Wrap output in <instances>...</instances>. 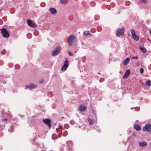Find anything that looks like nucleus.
Instances as JSON below:
<instances>
[{
	"mask_svg": "<svg viewBox=\"0 0 151 151\" xmlns=\"http://www.w3.org/2000/svg\"><path fill=\"white\" fill-rule=\"evenodd\" d=\"M42 121L43 122L48 126V127L50 128L51 127V124L50 123V120L49 119H43Z\"/></svg>",
	"mask_w": 151,
	"mask_h": 151,
	"instance_id": "nucleus-8",
	"label": "nucleus"
},
{
	"mask_svg": "<svg viewBox=\"0 0 151 151\" xmlns=\"http://www.w3.org/2000/svg\"><path fill=\"white\" fill-rule=\"evenodd\" d=\"M139 48L142 52L145 53L146 52V50L145 48L140 46H139Z\"/></svg>",
	"mask_w": 151,
	"mask_h": 151,
	"instance_id": "nucleus-16",
	"label": "nucleus"
},
{
	"mask_svg": "<svg viewBox=\"0 0 151 151\" xmlns=\"http://www.w3.org/2000/svg\"><path fill=\"white\" fill-rule=\"evenodd\" d=\"M86 109V107L84 105H80L79 107V110L81 111H84Z\"/></svg>",
	"mask_w": 151,
	"mask_h": 151,
	"instance_id": "nucleus-11",
	"label": "nucleus"
},
{
	"mask_svg": "<svg viewBox=\"0 0 151 151\" xmlns=\"http://www.w3.org/2000/svg\"><path fill=\"white\" fill-rule=\"evenodd\" d=\"M129 58H127L123 62V64L124 65H127L129 63Z\"/></svg>",
	"mask_w": 151,
	"mask_h": 151,
	"instance_id": "nucleus-14",
	"label": "nucleus"
},
{
	"mask_svg": "<svg viewBox=\"0 0 151 151\" xmlns=\"http://www.w3.org/2000/svg\"><path fill=\"white\" fill-rule=\"evenodd\" d=\"M139 145L141 147H145L147 145V144L146 142H139Z\"/></svg>",
	"mask_w": 151,
	"mask_h": 151,
	"instance_id": "nucleus-12",
	"label": "nucleus"
},
{
	"mask_svg": "<svg viewBox=\"0 0 151 151\" xmlns=\"http://www.w3.org/2000/svg\"><path fill=\"white\" fill-rule=\"evenodd\" d=\"M130 73L131 72L128 69L127 70L125 73L124 75L123 76V78H127L130 75Z\"/></svg>",
	"mask_w": 151,
	"mask_h": 151,
	"instance_id": "nucleus-9",
	"label": "nucleus"
},
{
	"mask_svg": "<svg viewBox=\"0 0 151 151\" xmlns=\"http://www.w3.org/2000/svg\"><path fill=\"white\" fill-rule=\"evenodd\" d=\"M149 32L150 33H151V29H150Z\"/></svg>",
	"mask_w": 151,
	"mask_h": 151,
	"instance_id": "nucleus-31",
	"label": "nucleus"
},
{
	"mask_svg": "<svg viewBox=\"0 0 151 151\" xmlns=\"http://www.w3.org/2000/svg\"><path fill=\"white\" fill-rule=\"evenodd\" d=\"M28 24L30 27H35L36 26V24L32 21L28 19L27 21Z\"/></svg>",
	"mask_w": 151,
	"mask_h": 151,
	"instance_id": "nucleus-6",
	"label": "nucleus"
},
{
	"mask_svg": "<svg viewBox=\"0 0 151 151\" xmlns=\"http://www.w3.org/2000/svg\"><path fill=\"white\" fill-rule=\"evenodd\" d=\"M134 128L137 131H139L141 129V127L138 124L134 125Z\"/></svg>",
	"mask_w": 151,
	"mask_h": 151,
	"instance_id": "nucleus-13",
	"label": "nucleus"
},
{
	"mask_svg": "<svg viewBox=\"0 0 151 151\" xmlns=\"http://www.w3.org/2000/svg\"><path fill=\"white\" fill-rule=\"evenodd\" d=\"M106 7L109 10L111 8V6L109 5H107L106 6Z\"/></svg>",
	"mask_w": 151,
	"mask_h": 151,
	"instance_id": "nucleus-27",
	"label": "nucleus"
},
{
	"mask_svg": "<svg viewBox=\"0 0 151 151\" xmlns=\"http://www.w3.org/2000/svg\"><path fill=\"white\" fill-rule=\"evenodd\" d=\"M133 38L136 41H138L139 40V37L136 34L133 35Z\"/></svg>",
	"mask_w": 151,
	"mask_h": 151,
	"instance_id": "nucleus-18",
	"label": "nucleus"
},
{
	"mask_svg": "<svg viewBox=\"0 0 151 151\" xmlns=\"http://www.w3.org/2000/svg\"><path fill=\"white\" fill-rule=\"evenodd\" d=\"M1 30L2 35L3 37L6 38L9 37V35L5 28H2Z\"/></svg>",
	"mask_w": 151,
	"mask_h": 151,
	"instance_id": "nucleus-3",
	"label": "nucleus"
},
{
	"mask_svg": "<svg viewBox=\"0 0 151 151\" xmlns=\"http://www.w3.org/2000/svg\"><path fill=\"white\" fill-rule=\"evenodd\" d=\"M60 2L61 4H65L68 2V0H60Z\"/></svg>",
	"mask_w": 151,
	"mask_h": 151,
	"instance_id": "nucleus-17",
	"label": "nucleus"
},
{
	"mask_svg": "<svg viewBox=\"0 0 151 151\" xmlns=\"http://www.w3.org/2000/svg\"><path fill=\"white\" fill-rule=\"evenodd\" d=\"M83 34L85 35H90V34L89 31H86L84 32Z\"/></svg>",
	"mask_w": 151,
	"mask_h": 151,
	"instance_id": "nucleus-19",
	"label": "nucleus"
},
{
	"mask_svg": "<svg viewBox=\"0 0 151 151\" xmlns=\"http://www.w3.org/2000/svg\"><path fill=\"white\" fill-rule=\"evenodd\" d=\"M139 2L141 3H143L144 4H146L147 2L146 0H141L139 1Z\"/></svg>",
	"mask_w": 151,
	"mask_h": 151,
	"instance_id": "nucleus-23",
	"label": "nucleus"
},
{
	"mask_svg": "<svg viewBox=\"0 0 151 151\" xmlns=\"http://www.w3.org/2000/svg\"><path fill=\"white\" fill-rule=\"evenodd\" d=\"M132 59L137 60L139 59L138 57L137 56H133L132 58Z\"/></svg>",
	"mask_w": 151,
	"mask_h": 151,
	"instance_id": "nucleus-25",
	"label": "nucleus"
},
{
	"mask_svg": "<svg viewBox=\"0 0 151 151\" xmlns=\"http://www.w3.org/2000/svg\"><path fill=\"white\" fill-rule=\"evenodd\" d=\"M4 120L5 121H6L7 120V119H4Z\"/></svg>",
	"mask_w": 151,
	"mask_h": 151,
	"instance_id": "nucleus-30",
	"label": "nucleus"
},
{
	"mask_svg": "<svg viewBox=\"0 0 151 151\" xmlns=\"http://www.w3.org/2000/svg\"><path fill=\"white\" fill-rule=\"evenodd\" d=\"M146 84L150 86L151 85V82L150 80H148L146 82Z\"/></svg>",
	"mask_w": 151,
	"mask_h": 151,
	"instance_id": "nucleus-21",
	"label": "nucleus"
},
{
	"mask_svg": "<svg viewBox=\"0 0 151 151\" xmlns=\"http://www.w3.org/2000/svg\"><path fill=\"white\" fill-rule=\"evenodd\" d=\"M88 120L89 122V124H92L93 123V121L90 118H88Z\"/></svg>",
	"mask_w": 151,
	"mask_h": 151,
	"instance_id": "nucleus-20",
	"label": "nucleus"
},
{
	"mask_svg": "<svg viewBox=\"0 0 151 151\" xmlns=\"http://www.w3.org/2000/svg\"><path fill=\"white\" fill-rule=\"evenodd\" d=\"M15 68L16 69H18L19 68V66L18 65H16L15 66Z\"/></svg>",
	"mask_w": 151,
	"mask_h": 151,
	"instance_id": "nucleus-28",
	"label": "nucleus"
},
{
	"mask_svg": "<svg viewBox=\"0 0 151 151\" xmlns=\"http://www.w3.org/2000/svg\"><path fill=\"white\" fill-rule=\"evenodd\" d=\"M49 11H50L51 14H52L54 15L56 14L57 10H56L53 8H50L49 9Z\"/></svg>",
	"mask_w": 151,
	"mask_h": 151,
	"instance_id": "nucleus-10",
	"label": "nucleus"
},
{
	"mask_svg": "<svg viewBox=\"0 0 151 151\" xmlns=\"http://www.w3.org/2000/svg\"><path fill=\"white\" fill-rule=\"evenodd\" d=\"M61 47L60 46H57L55 49L52 51V55L53 56L58 55L60 51Z\"/></svg>",
	"mask_w": 151,
	"mask_h": 151,
	"instance_id": "nucleus-2",
	"label": "nucleus"
},
{
	"mask_svg": "<svg viewBox=\"0 0 151 151\" xmlns=\"http://www.w3.org/2000/svg\"><path fill=\"white\" fill-rule=\"evenodd\" d=\"M75 37L73 35H70L68 39V43L69 45H72L73 41L75 39Z\"/></svg>",
	"mask_w": 151,
	"mask_h": 151,
	"instance_id": "nucleus-5",
	"label": "nucleus"
},
{
	"mask_svg": "<svg viewBox=\"0 0 151 151\" xmlns=\"http://www.w3.org/2000/svg\"><path fill=\"white\" fill-rule=\"evenodd\" d=\"M68 65V62L67 60H65L64 61V65L62 67L61 70L62 71L65 70Z\"/></svg>",
	"mask_w": 151,
	"mask_h": 151,
	"instance_id": "nucleus-7",
	"label": "nucleus"
},
{
	"mask_svg": "<svg viewBox=\"0 0 151 151\" xmlns=\"http://www.w3.org/2000/svg\"><path fill=\"white\" fill-rule=\"evenodd\" d=\"M142 130L144 131L150 132H151V125L150 124H146L145 127L143 128Z\"/></svg>",
	"mask_w": 151,
	"mask_h": 151,
	"instance_id": "nucleus-4",
	"label": "nucleus"
},
{
	"mask_svg": "<svg viewBox=\"0 0 151 151\" xmlns=\"http://www.w3.org/2000/svg\"><path fill=\"white\" fill-rule=\"evenodd\" d=\"M131 33L132 34V36L133 35H135V32L134 30L133 29H132L131 30Z\"/></svg>",
	"mask_w": 151,
	"mask_h": 151,
	"instance_id": "nucleus-22",
	"label": "nucleus"
},
{
	"mask_svg": "<svg viewBox=\"0 0 151 151\" xmlns=\"http://www.w3.org/2000/svg\"><path fill=\"white\" fill-rule=\"evenodd\" d=\"M43 81H44L43 80H41V81H40V83H42L43 82Z\"/></svg>",
	"mask_w": 151,
	"mask_h": 151,
	"instance_id": "nucleus-29",
	"label": "nucleus"
},
{
	"mask_svg": "<svg viewBox=\"0 0 151 151\" xmlns=\"http://www.w3.org/2000/svg\"><path fill=\"white\" fill-rule=\"evenodd\" d=\"M36 87V86L34 85L32 83L30 84L29 86L27 85L26 86V88H29L30 89H33L35 88Z\"/></svg>",
	"mask_w": 151,
	"mask_h": 151,
	"instance_id": "nucleus-15",
	"label": "nucleus"
},
{
	"mask_svg": "<svg viewBox=\"0 0 151 151\" xmlns=\"http://www.w3.org/2000/svg\"><path fill=\"white\" fill-rule=\"evenodd\" d=\"M77 52V51H75V52Z\"/></svg>",
	"mask_w": 151,
	"mask_h": 151,
	"instance_id": "nucleus-32",
	"label": "nucleus"
},
{
	"mask_svg": "<svg viewBox=\"0 0 151 151\" xmlns=\"http://www.w3.org/2000/svg\"><path fill=\"white\" fill-rule=\"evenodd\" d=\"M68 53L69 56H73V54L70 51H68Z\"/></svg>",
	"mask_w": 151,
	"mask_h": 151,
	"instance_id": "nucleus-26",
	"label": "nucleus"
},
{
	"mask_svg": "<svg viewBox=\"0 0 151 151\" xmlns=\"http://www.w3.org/2000/svg\"><path fill=\"white\" fill-rule=\"evenodd\" d=\"M124 27H122L119 28L116 32V36L117 37L123 36L124 35Z\"/></svg>",
	"mask_w": 151,
	"mask_h": 151,
	"instance_id": "nucleus-1",
	"label": "nucleus"
},
{
	"mask_svg": "<svg viewBox=\"0 0 151 151\" xmlns=\"http://www.w3.org/2000/svg\"><path fill=\"white\" fill-rule=\"evenodd\" d=\"M144 71V70L143 68H141L140 69V70H139V72H140V73H141V74H142L143 73Z\"/></svg>",
	"mask_w": 151,
	"mask_h": 151,
	"instance_id": "nucleus-24",
	"label": "nucleus"
}]
</instances>
